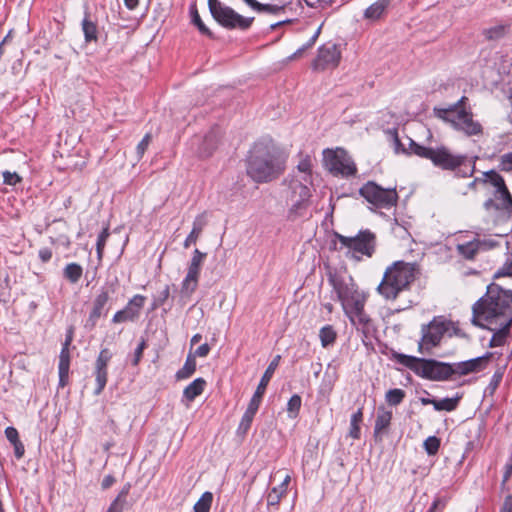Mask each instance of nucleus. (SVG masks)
Segmentation results:
<instances>
[{"label":"nucleus","instance_id":"f257e3e1","mask_svg":"<svg viewBox=\"0 0 512 512\" xmlns=\"http://www.w3.org/2000/svg\"><path fill=\"white\" fill-rule=\"evenodd\" d=\"M472 324L484 327L512 317V291L497 284H490L485 296L481 297L472 307Z\"/></svg>","mask_w":512,"mask_h":512},{"label":"nucleus","instance_id":"f03ea898","mask_svg":"<svg viewBox=\"0 0 512 512\" xmlns=\"http://www.w3.org/2000/svg\"><path fill=\"white\" fill-rule=\"evenodd\" d=\"M285 170V159L268 143H254L246 157V173L256 183H268Z\"/></svg>","mask_w":512,"mask_h":512},{"label":"nucleus","instance_id":"7ed1b4c3","mask_svg":"<svg viewBox=\"0 0 512 512\" xmlns=\"http://www.w3.org/2000/svg\"><path fill=\"white\" fill-rule=\"evenodd\" d=\"M410 150L414 155L430 160L435 167L455 172L458 177H471L475 172L474 161H471L467 155L452 153L445 146L426 147L410 139Z\"/></svg>","mask_w":512,"mask_h":512},{"label":"nucleus","instance_id":"20e7f679","mask_svg":"<svg viewBox=\"0 0 512 512\" xmlns=\"http://www.w3.org/2000/svg\"><path fill=\"white\" fill-rule=\"evenodd\" d=\"M418 265L396 261L386 268L382 281L377 287L378 293L386 300H395L415 280Z\"/></svg>","mask_w":512,"mask_h":512},{"label":"nucleus","instance_id":"39448f33","mask_svg":"<svg viewBox=\"0 0 512 512\" xmlns=\"http://www.w3.org/2000/svg\"><path fill=\"white\" fill-rule=\"evenodd\" d=\"M437 118L450 123L451 126L466 136L482 134V125L473 119V113L468 106V98L462 96L456 103L447 108H434Z\"/></svg>","mask_w":512,"mask_h":512},{"label":"nucleus","instance_id":"423d86ee","mask_svg":"<svg viewBox=\"0 0 512 512\" xmlns=\"http://www.w3.org/2000/svg\"><path fill=\"white\" fill-rule=\"evenodd\" d=\"M394 359L416 375L431 381H446L455 375L454 363L395 353Z\"/></svg>","mask_w":512,"mask_h":512},{"label":"nucleus","instance_id":"0eeeda50","mask_svg":"<svg viewBox=\"0 0 512 512\" xmlns=\"http://www.w3.org/2000/svg\"><path fill=\"white\" fill-rule=\"evenodd\" d=\"M327 279L332 287V292L335 294L333 299L341 303L345 313H348L350 306L353 304L357 305L359 301L366 298L365 294L359 291L351 275L340 273L336 270H329Z\"/></svg>","mask_w":512,"mask_h":512},{"label":"nucleus","instance_id":"6e6552de","mask_svg":"<svg viewBox=\"0 0 512 512\" xmlns=\"http://www.w3.org/2000/svg\"><path fill=\"white\" fill-rule=\"evenodd\" d=\"M208 8L213 19L228 30H247L254 21V17H244L219 0H208Z\"/></svg>","mask_w":512,"mask_h":512},{"label":"nucleus","instance_id":"1a4fd4ad","mask_svg":"<svg viewBox=\"0 0 512 512\" xmlns=\"http://www.w3.org/2000/svg\"><path fill=\"white\" fill-rule=\"evenodd\" d=\"M359 194L377 209H391L397 205L396 188H383L375 181H368L359 188Z\"/></svg>","mask_w":512,"mask_h":512},{"label":"nucleus","instance_id":"9d476101","mask_svg":"<svg viewBox=\"0 0 512 512\" xmlns=\"http://www.w3.org/2000/svg\"><path fill=\"white\" fill-rule=\"evenodd\" d=\"M323 164L334 176L347 178L357 173L356 164L342 148L323 150Z\"/></svg>","mask_w":512,"mask_h":512},{"label":"nucleus","instance_id":"9b49d317","mask_svg":"<svg viewBox=\"0 0 512 512\" xmlns=\"http://www.w3.org/2000/svg\"><path fill=\"white\" fill-rule=\"evenodd\" d=\"M452 321L434 318L430 323L422 325L421 339L418 342V351L420 353L430 352V350L438 346L445 333L450 332Z\"/></svg>","mask_w":512,"mask_h":512},{"label":"nucleus","instance_id":"f8f14e48","mask_svg":"<svg viewBox=\"0 0 512 512\" xmlns=\"http://www.w3.org/2000/svg\"><path fill=\"white\" fill-rule=\"evenodd\" d=\"M118 286L119 281L115 278L113 281L107 282L101 287L99 293L93 300L92 309L86 320L85 328L93 330L96 327L99 318L107 315L109 308H106V306L111 296L116 293Z\"/></svg>","mask_w":512,"mask_h":512},{"label":"nucleus","instance_id":"ddd939ff","mask_svg":"<svg viewBox=\"0 0 512 512\" xmlns=\"http://www.w3.org/2000/svg\"><path fill=\"white\" fill-rule=\"evenodd\" d=\"M336 238L343 247L367 257H372L376 249V235L369 229L360 230L354 237L336 233Z\"/></svg>","mask_w":512,"mask_h":512},{"label":"nucleus","instance_id":"4468645a","mask_svg":"<svg viewBox=\"0 0 512 512\" xmlns=\"http://www.w3.org/2000/svg\"><path fill=\"white\" fill-rule=\"evenodd\" d=\"M207 254L195 249L189 263L187 274L181 283L180 295L182 299L189 300L198 287L201 267Z\"/></svg>","mask_w":512,"mask_h":512},{"label":"nucleus","instance_id":"2eb2a0df","mask_svg":"<svg viewBox=\"0 0 512 512\" xmlns=\"http://www.w3.org/2000/svg\"><path fill=\"white\" fill-rule=\"evenodd\" d=\"M487 212L494 211L501 221H508L512 214V195L508 188L495 189L493 197L483 204Z\"/></svg>","mask_w":512,"mask_h":512},{"label":"nucleus","instance_id":"dca6fc26","mask_svg":"<svg viewBox=\"0 0 512 512\" xmlns=\"http://www.w3.org/2000/svg\"><path fill=\"white\" fill-rule=\"evenodd\" d=\"M292 190V205L289 209V217L296 218L303 216L310 206L312 196L310 188L301 181L293 180L290 184Z\"/></svg>","mask_w":512,"mask_h":512},{"label":"nucleus","instance_id":"f3484780","mask_svg":"<svg viewBox=\"0 0 512 512\" xmlns=\"http://www.w3.org/2000/svg\"><path fill=\"white\" fill-rule=\"evenodd\" d=\"M341 60V51L335 43L328 42L318 48L316 58L313 60L311 67L315 71H324L326 69L335 68Z\"/></svg>","mask_w":512,"mask_h":512},{"label":"nucleus","instance_id":"a211bd4d","mask_svg":"<svg viewBox=\"0 0 512 512\" xmlns=\"http://www.w3.org/2000/svg\"><path fill=\"white\" fill-rule=\"evenodd\" d=\"M112 359V353L108 348H103L100 350L98 357L96 358L94 365V376L96 382V388L94 390V395H100L108 380V364Z\"/></svg>","mask_w":512,"mask_h":512},{"label":"nucleus","instance_id":"6ab92c4d","mask_svg":"<svg viewBox=\"0 0 512 512\" xmlns=\"http://www.w3.org/2000/svg\"><path fill=\"white\" fill-rule=\"evenodd\" d=\"M219 143V131L218 129H211L203 138L199 136H195L191 145L197 146L195 148V153L199 158H208L212 156L214 151L216 150Z\"/></svg>","mask_w":512,"mask_h":512},{"label":"nucleus","instance_id":"aec40b11","mask_svg":"<svg viewBox=\"0 0 512 512\" xmlns=\"http://www.w3.org/2000/svg\"><path fill=\"white\" fill-rule=\"evenodd\" d=\"M492 356V352H487L483 356L454 363L455 375L466 376L471 373L483 371L487 368Z\"/></svg>","mask_w":512,"mask_h":512},{"label":"nucleus","instance_id":"412c9836","mask_svg":"<svg viewBox=\"0 0 512 512\" xmlns=\"http://www.w3.org/2000/svg\"><path fill=\"white\" fill-rule=\"evenodd\" d=\"M512 325V316L509 319L498 321L497 323L484 325L483 328L493 332V336L489 342V347H498L504 345L507 336L510 333V327Z\"/></svg>","mask_w":512,"mask_h":512},{"label":"nucleus","instance_id":"4be33fe9","mask_svg":"<svg viewBox=\"0 0 512 512\" xmlns=\"http://www.w3.org/2000/svg\"><path fill=\"white\" fill-rule=\"evenodd\" d=\"M280 359H281V356L277 355L270 362V364L268 365V367L266 368L264 374L262 375V377L260 379V382L256 388V391L254 392V394L251 398V401L260 405L263 395L265 394L266 388H267L271 378L273 377L275 370L277 369V367L279 365Z\"/></svg>","mask_w":512,"mask_h":512},{"label":"nucleus","instance_id":"5701e85b","mask_svg":"<svg viewBox=\"0 0 512 512\" xmlns=\"http://www.w3.org/2000/svg\"><path fill=\"white\" fill-rule=\"evenodd\" d=\"M365 302L366 298L359 301L357 305L353 304L348 308V313H346L356 328L373 325L371 318L364 311Z\"/></svg>","mask_w":512,"mask_h":512},{"label":"nucleus","instance_id":"b1692460","mask_svg":"<svg viewBox=\"0 0 512 512\" xmlns=\"http://www.w3.org/2000/svg\"><path fill=\"white\" fill-rule=\"evenodd\" d=\"M207 223L208 220L206 212H203L195 217L192 230L183 243L184 248H189L192 244L197 242Z\"/></svg>","mask_w":512,"mask_h":512},{"label":"nucleus","instance_id":"393cba45","mask_svg":"<svg viewBox=\"0 0 512 512\" xmlns=\"http://www.w3.org/2000/svg\"><path fill=\"white\" fill-rule=\"evenodd\" d=\"M391 5V0H377L367 7L364 11L363 18L368 21L380 20Z\"/></svg>","mask_w":512,"mask_h":512},{"label":"nucleus","instance_id":"a878e982","mask_svg":"<svg viewBox=\"0 0 512 512\" xmlns=\"http://www.w3.org/2000/svg\"><path fill=\"white\" fill-rule=\"evenodd\" d=\"M392 412L387 411L384 408L378 409L375 425H374V436L375 438H382L383 435L387 434L388 428L391 424Z\"/></svg>","mask_w":512,"mask_h":512},{"label":"nucleus","instance_id":"bb28decb","mask_svg":"<svg viewBox=\"0 0 512 512\" xmlns=\"http://www.w3.org/2000/svg\"><path fill=\"white\" fill-rule=\"evenodd\" d=\"M259 406H260L259 404L250 400L248 407H247L246 411L244 412V414L241 418V421L239 423V426L237 429L238 434H246L247 433V431L251 427L252 421L259 409Z\"/></svg>","mask_w":512,"mask_h":512},{"label":"nucleus","instance_id":"cd10ccee","mask_svg":"<svg viewBox=\"0 0 512 512\" xmlns=\"http://www.w3.org/2000/svg\"><path fill=\"white\" fill-rule=\"evenodd\" d=\"M206 387V380L204 378H196L183 390V397L192 402L196 397L201 395Z\"/></svg>","mask_w":512,"mask_h":512},{"label":"nucleus","instance_id":"c85d7f7f","mask_svg":"<svg viewBox=\"0 0 512 512\" xmlns=\"http://www.w3.org/2000/svg\"><path fill=\"white\" fill-rule=\"evenodd\" d=\"M82 31L87 43L98 40V29L96 22L92 21L88 11H85V16L82 20Z\"/></svg>","mask_w":512,"mask_h":512},{"label":"nucleus","instance_id":"c756f323","mask_svg":"<svg viewBox=\"0 0 512 512\" xmlns=\"http://www.w3.org/2000/svg\"><path fill=\"white\" fill-rule=\"evenodd\" d=\"M456 249L458 254L461 255L464 259L473 260L477 253L480 251L479 239H474L463 244H458Z\"/></svg>","mask_w":512,"mask_h":512},{"label":"nucleus","instance_id":"7c9ffc66","mask_svg":"<svg viewBox=\"0 0 512 512\" xmlns=\"http://www.w3.org/2000/svg\"><path fill=\"white\" fill-rule=\"evenodd\" d=\"M509 24H498L489 28H485L482 30V35L485 37L487 41H497L507 34L509 31Z\"/></svg>","mask_w":512,"mask_h":512},{"label":"nucleus","instance_id":"2f4dec72","mask_svg":"<svg viewBox=\"0 0 512 512\" xmlns=\"http://www.w3.org/2000/svg\"><path fill=\"white\" fill-rule=\"evenodd\" d=\"M385 133H386L388 139L390 140L392 147L394 149V152L396 154L402 153V154H407V155H412V154L414 155V153L411 152V150H410V146L408 148H406L402 144V142L399 139L398 131L396 128L387 129Z\"/></svg>","mask_w":512,"mask_h":512},{"label":"nucleus","instance_id":"473e14b6","mask_svg":"<svg viewBox=\"0 0 512 512\" xmlns=\"http://www.w3.org/2000/svg\"><path fill=\"white\" fill-rule=\"evenodd\" d=\"M83 274V268L80 264L72 262L65 266L63 276L72 284L77 283Z\"/></svg>","mask_w":512,"mask_h":512},{"label":"nucleus","instance_id":"72a5a7b5","mask_svg":"<svg viewBox=\"0 0 512 512\" xmlns=\"http://www.w3.org/2000/svg\"><path fill=\"white\" fill-rule=\"evenodd\" d=\"M196 371V359L192 354H188L186 361L181 369L176 372L177 380H184L191 377Z\"/></svg>","mask_w":512,"mask_h":512},{"label":"nucleus","instance_id":"f704fd0d","mask_svg":"<svg viewBox=\"0 0 512 512\" xmlns=\"http://www.w3.org/2000/svg\"><path fill=\"white\" fill-rule=\"evenodd\" d=\"M131 485L126 483L122 490L119 492L118 496L114 499V501L109 506L107 512H122L124 505L126 503V498L129 494Z\"/></svg>","mask_w":512,"mask_h":512},{"label":"nucleus","instance_id":"c9c22d12","mask_svg":"<svg viewBox=\"0 0 512 512\" xmlns=\"http://www.w3.org/2000/svg\"><path fill=\"white\" fill-rule=\"evenodd\" d=\"M363 421V409L359 408L352 414L350 419L349 436L354 439H359L361 434L360 425Z\"/></svg>","mask_w":512,"mask_h":512},{"label":"nucleus","instance_id":"e433bc0d","mask_svg":"<svg viewBox=\"0 0 512 512\" xmlns=\"http://www.w3.org/2000/svg\"><path fill=\"white\" fill-rule=\"evenodd\" d=\"M190 12H191V21L198 28L199 32L201 34L213 39L214 38L213 32L202 21L195 4L191 6Z\"/></svg>","mask_w":512,"mask_h":512},{"label":"nucleus","instance_id":"4c0bfd02","mask_svg":"<svg viewBox=\"0 0 512 512\" xmlns=\"http://www.w3.org/2000/svg\"><path fill=\"white\" fill-rule=\"evenodd\" d=\"M319 338L321 341V345L326 348L335 343L337 338V333L332 325H325L320 329Z\"/></svg>","mask_w":512,"mask_h":512},{"label":"nucleus","instance_id":"58836bf2","mask_svg":"<svg viewBox=\"0 0 512 512\" xmlns=\"http://www.w3.org/2000/svg\"><path fill=\"white\" fill-rule=\"evenodd\" d=\"M484 179L482 180L484 183H490L495 189H504L507 188L504 178L495 170H490L483 173Z\"/></svg>","mask_w":512,"mask_h":512},{"label":"nucleus","instance_id":"ea45409f","mask_svg":"<svg viewBox=\"0 0 512 512\" xmlns=\"http://www.w3.org/2000/svg\"><path fill=\"white\" fill-rule=\"evenodd\" d=\"M138 317L139 316L132 309H130V307L125 306L123 309L117 311L114 314L112 322L115 324L124 323L127 321H134Z\"/></svg>","mask_w":512,"mask_h":512},{"label":"nucleus","instance_id":"a19ab883","mask_svg":"<svg viewBox=\"0 0 512 512\" xmlns=\"http://www.w3.org/2000/svg\"><path fill=\"white\" fill-rule=\"evenodd\" d=\"M213 501V494L209 491L204 492L195 503L194 512H209Z\"/></svg>","mask_w":512,"mask_h":512},{"label":"nucleus","instance_id":"79ce46f5","mask_svg":"<svg viewBox=\"0 0 512 512\" xmlns=\"http://www.w3.org/2000/svg\"><path fill=\"white\" fill-rule=\"evenodd\" d=\"M406 396L404 390L400 388L390 389L385 394L386 402L391 406H397L401 404Z\"/></svg>","mask_w":512,"mask_h":512},{"label":"nucleus","instance_id":"37998d69","mask_svg":"<svg viewBox=\"0 0 512 512\" xmlns=\"http://www.w3.org/2000/svg\"><path fill=\"white\" fill-rule=\"evenodd\" d=\"M503 370L502 368H498L495 373L493 374L489 384L485 388L484 394L486 396H493L496 392L497 388L499 387L502 378H503Z\"/></svg>","mask_w":512,"mask_h":512},{"label":"nucleus","instance_id":"c03bdc74","mask_svg":"<svg viewBox=\"0 0 512 512\" xmlns=\"http://www.w3.org/2000/svg\"><path fill=\"white\" fill-rule=\"evenodd\" d=\"M286 493L287 492L283 490V487H273L267 494V505L277 506L280 503L282 497L286 495Z\"/></svg>","mask_w":512,"mask_h":512},{"label":"nucleus","instance_id":"a18cd8bd","mask_svg":"<svg viewBox=\"0 0 512 512\" xmlns=\"http://www.w3.org/2000/svg\"><path fill=\"white\" fill-rule=\"evenodd\" d=\"M302 404V399L298 394L291 396L287 403V412L290 418H296L299 414Z\"/></svg>","mask_w":512,"mask_h":512},{"label":"nucleus","instance_id":"49530a36","mask_svg":"<svg viewBox=\"0 0 512 512\" xmlns=\"http://www.w3.org/2000/svg\"><path fill=\"white\" fill-rule=\"evenodd\" d=\"M357 330L361 332L362 334V342L366 347H372V337L376 333V328L373 325L364 326V327H357Z\"/></svg>","mask_w":512,"mask_h":512},{"label":"nucleus","instance_id":"de8ad7c7","mask_svg":"<svg viewBox=\"0 0 512 512\" xmlns=\"http://www.w3.org/2000/svg\"><path fill=\"white\" fill-rule=\"evenodd\" d=\"M320 31H321V27H319L316 32L311 36V38L309 39V41L307 43H305L303 46H301L300 48H298L290 57L289 59L292 60V59H296L298 57H300L307 49L311 48L317 38L319 37V34H320Z\"/></svg>","mask_w":512,"mask_h":512},{"label":"nucleus","instance_id":"09e8293b","mask_svg":"<svg viewBox=\"0 0 512 512\" xmlns=\"http://www.w3.org/2000/svg\"><path fill=\"white\" fill-rule=\"evenodd\" d=\"M461 399V396L457 395L456 397H453V398H443V399H440L439 400V403H440V411H447V412H451L453 410H455L459 404V401Z\"/></svg>","mask_w":512,"mask_h":512},{"label":"nucleus","instance_id":"8fccbe9b","mask_svg":"<svg viewBox=\"0 0 512 512\" xmlns=\"http://www.w3.org/2000/svg\"><path fill=\"white\" fill-rule=\"evenodd\" d=\"M146 297L140 294L134 295L127 303V307H130L138 316L140 314V310L143 308L145 304Z\"/></svg>","mask_w":512,"mask_h":512},{"label":"nucleus","instance_id":"3c124183","mask_svg":"<svg viewBox=\"0 0 512 512\" xmlns=\"http://www.w3.org/2000/svg\"><path fill=\"white\" fill-rule=\"evenodd\" d=\"M170 297V286L165 285L164 289L158 293V295L154 298L152 308L156 309L165 304V302Z\"/></svg>","mask_w":512,"mask_h":512},{"label":"nucleus","instance_id":"603ef678","mask_svg":"<svg viewBox=\"0 0 512 512\" xmlns=\"http://www.w3.org/2000/svg\"><path fill=\"white\" fill-rule=\"evenodd\" d=\"M5 435L14 448H24L19 440V434L16 428L11 426L7 427L5 429Z\"/></svg>","mask_w":512,"mask_h":512},{"label":"nucleus","instance_id":"864d4df0","mask_svg":"<svg viewBox=\"0 0 512 512\" xmlns=\"http://www.w3.org/2000/svg\"><path fill=\"white\" fill-rule=\"evenodd\" d=\"M255 11L277 15L284 11V6L274 4H262L258 2V7L255 8Z\"/></svg>","mask_w":512,"mask_h":512},{"label":"nucleus","instance_id":"5fc2aeb1","mask_svg":"<svg viewBox=\"0 0 512 512\" xmlns=\"http://www.w3.org/2000/svg\"><path fill=\"white\" fill-rule=\"evenodd\" d=\"M499 168L506 172L512 171V150L500 156Z\"/></svg>","mask_w":512,"mask_h":512},{"label":"nucleus","instance_id":"6e6d98bb","mask_svg":"<svg viewBox=\"0 0 512 512\" xmlns=\"http://www.w3.org/2000/svg\"><path fill=\"white\" fill-rule=\"evenodd\" d=\"M58 369H70V352L69 347L62 346L59 355Z\"/></svg>","mask_w":512,"mask_h":512},{"label":"nucleus","instance_id":"4d7b16f0","mask_svg":"<svg viewBox=\"0 0 512 512\" xmlns=\"http://www.w3.org/2000/svg\"><path fill=\"white\" fill-rule=\"evenodd\" d=\"M3 183L9 186H15L17 183L22 181V178L16 172H10L8 170L3 171Z\"/></svg>","mask_w":512,"mask_h":512},{"label":"nucleus","instance_id":"13d9d810","mask_svg":"<svg viewBox=\"0 0 512 512\" xmlns=\"http://www.w3.org/2000/svg\"><path fill=\"white\" fill-rule=\"evenodd\" d=\"M512 276V253L508 256L503 266L495 273L494 277Z\"/></svg>","mask_w":512,"mask_h":512},{"label":"nucleus","instance_id":"bf43d9fd","mask_svg":"<svg viewBox=\"0 0 512 512\" xmlns=\"http://www.w3.org/2000/svg\"><path fill=\"white\" fill-rule=\"evenodd\" d=\"M152 136L150 133L145 134V136L142 138V140L138 143L136 147V153L138 159H141L146 152L150 142H151Z\"/></svg>","mask_w":512,"mask_h":512},{"label":"nucleus","instance_id":"052dcab7","mask_svg":"<svg viewBox=\"0 0 512 512\" xmlns=\"http://www.w3.org/2000/svg\"><path fill=\"white\" fill-rule=\"evenodd\" d=\"M147 346L146 340L144 338H141L140 342L138 343L135 351H134V357L132 360V365L137 366L139 362L141 361V358L143 356V352Z\"/></svg>","mask_w":512,"mask_h":512},{"label":"nucleus","instance_id":"680f3d73","mask_svg":"<svg viewBox=\"0 0 512 512\" xmlns=\"http://www.w3.org/2000/svg\"><path fill=\"white\" fill-rule=\"evenodd\" d=\"M446 504V498H436L427 512H442Z\"/></svg>","mask_w":512,"mask_h":512},{"label":"nucleus","instance_id":"e2e57ef3","mask_svg":"<svg viewBox=\"0 0 512 512\" xmlns=\"http://www.w3.org/2000/svg\"><path fill=\"white\" fill-rule=\"evenodd\" d=\"M109 235H110L109 228L108 227L104 228L101 231V233L98 235L97 242H96V247H98L100 249H104L105 245H106L107 238L109 237Z\"/></svg>","mask_w":512,"mask_h":512},{"label":"nucleus","instance_id":"0e129e2a","mask_svg":"<svg viewBox=\"0 0 512 512\" xmlns=\"http://www.w3.org/2000/svg\"><path fill=\"white\" fill-rule=\"evenodd\" d=\"M441 440L436 436H429L423 442V448H440Z\"/></svg>","mask_w":512,"mask_h":512},{"label":"nucleus","instance_id":"69168bd1","mask_svg":"<svg viewBox=\"0 0 512 512\" xmlns=\"http://www.w3.org/2000/svg\"><path fill=\"white\" fill-rule=\"evenodd\" d=\"M511 476H512V454H511V457L509 458L508 462L505 465V471H504L503 480L501 483L502 487L505 486L506 482L510 479Z\"/></svg>","mask_w":512,"mask_h":512},{"label":"nucleus","instance_id":"338daca9","mask_svg":"<svg viewBox=\"0 0 512 512\" xmlns=\"http://www.w3.org/2000/svg\"><path fill=\"white\" fill-rule=\"evenodd\" d=\"M210 352V346L207 344V343H204L202 345H200L195 351H194V354H192V356H194V358L196 357H206Z\"/></svg>","mask_w":512,"mask_h":512},{"label":"nucleus","instance_id":"774afa93","mask_svg":"<svg viewBox=\"0 0 512 512\" xmlns=\"http://www.w3.org/2000/svg\"><path fill=\"white\" fill-rule=\"evenodd\" d=\"M500 512H512V496L507 495L504 499Z\"/></svg>","mask_w":512,"mask_h":512}]
</instances>
